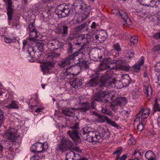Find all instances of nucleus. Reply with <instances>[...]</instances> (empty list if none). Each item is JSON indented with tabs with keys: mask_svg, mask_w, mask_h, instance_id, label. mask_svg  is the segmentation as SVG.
Listing matches in <instances>:
<instances>
[{
	"mask_svg": "<svg viewBox=\"0 0 160 160\" xmlns=\"http://www.w3.org/2000/svg\"><path fill=\"white\" fill-rule=\"evenodd\" d=\"M90 37L89 35L85 34L79 35L75 38L77 42L75 44V47L78 45L79 47H80V48H79V50L78 52L69 56L65 60L62 61L61 65V67H64L68 65L71 66L67 68L65 71H63L61 73L60 78L61 80L65 79L67 78L66 77L69 75L73 74L70 70L71 69L72 70L75 69L77 66H76L74 67L73 63L76 64L79 63L81 61L80 59L84 58L85 52L83 51L84 49L83 47L87 45L90 41Z\"/></svg>",
	"mask_w": 160,
	"mask_h": 160,
	"instance_id": "nucleus-1",
	"label": "nucleus"
},
{
	"mask_svg": "<svg viewBox=\"0 0 160 160\" xmlns=\"http://www.w3.org/2000/svg\"><path fill=\"white\" fill-rule=\"evenodd\" d=\"M98 129V131H95L90 128H84L82 130V137L89 142H101L104 138H108L110 136V132L106 127H99Z\"/></svg>",
	"mask_w": 160,
	"mask_h": 160,
	"instance_id": "nucleus-2",
	"label": "nucleus"
},
{
	"mask_svg": "<svg viewBox=\"0 0 160 160\" xmlns=\"http://www.w3.org/2000/svg\"><path fill=\"white\" fill-rule=\"evenodd\" d=\"M98 68L99 70L101 71L105 70L108 68L128 70L129 69V67L126 65V62L124 61L112 60L110 58H108L103 60L99 66Z\"/></svg>",
	"mask_w": 160,
	"mask_h": 160,
	"instance_id": "nucleus-3",
	"label": "nucleus"
},
{
	"mask_svg": "<svg viewBox=\"0 0 160 160\" xmlns=\"http://www.w3.org/2000/svg\"><path fill=\"white\" fill-rule=\"evenodd\" d=\"M112 73L110 71H107L105 75L97 73L94 75L93 78L88 84L92 87H94L98 84L101 86H105L106 84L109 82Z\"/></svg>",
	"mask_w": 160,
	"mask_h": 160,
	"instance_id": "nucleus-4",
	"label": "nucleus"
},
{
	"mask_svg": "<svg viewBox=\"0 0 160 160\" xmlns=\"http://www.w3.org/2000/svg\"><path fill=\"white\" fill-rule=\"evenodd\" d=\"M107 98L111 100L113 103L111 105V108L114 112L117 111V105H119L121 107L125 105L127 102V99L125 97H116V96L117 93L116 92L114 91H107Z\"/></svg>",
	"mask_w": 160,
	"mask_h": 160,
	"instance_id": "nucleus-5",
	"label": "nucleus"
},
{
	"mask_svg": "<svg viewBox=\"0 0 160 160\" xmlns=\"http://www.w3.org/2000/svg\"><path fill=\"white\" fill-rule=\"evenodd\" d=\"M58 56V54L55 53H51L46 55V61L40 65L41 71L44 74L48 73L49 70H52L54 68L56 58Z\"/></svg>",
	"mask_w": 160,
	"mask_h": 160,
	"instance_id": "nucleus-6",
	"label": "nucleus"
},
{
	"mask_svg": "<svg viewBox=\"0 0 160 160\" xmlns=\"http://www.w3.org/2000/svg\"><path fill=\"white\" fill-rule=\"evenodd\" d=\"M4 1L7 4V14L9 24L10 21L12 20V28L14 29L19 28L20 26L19 23V18L18 17L14 18L12 15L13 8L12 0H4Z\"/></svg>",
	"mask_w": 160,
	"mask_h": 160,
	"instance_id": "nucleus-7",
	"label": "nucleus"
},
{
	"mask_svg": "<svg viewBox=\"0 0 160 160\" xmlns=\"http://www.w3.org/2000/svg\"><path fill=\"white\" fill-rule=\"evenodd\" d=\"M78 5H77L76 4L78 3L76 2L74 3V5L76 8L77 9H79L81 10H83V17L85 18L88 17L90 14L91 11V8L90 7L87 6L86 2L84 0H81L78 2Z\"/></svg>",
	"mask_w": 160,
	"mask_h": 160,
	"instance_id": "nucleus-8",
	"label": "nucleus"
},
{
	"mask_svg": "<svg viewBox=\"0 0 160 160\" xmlns=\"http://www.w3.org/2000/svg\"><path fill=\"white\" fill-rule=\"evenodd\" d=\"M30 33V37L28 40L29 41L34 40L41 41L42 36L39 32H37L35 28L33 23H32L28 26Z\"/></svg>",
	"mask_w": 160,
	"mask_h": 160,
	"instance_id": "nucleus-9",
	"label": "nucleus"
},
{
	"mask_svg": "<svg viewBox=\"0 0 160 160\" xmlns=\"http://www.w3.org/2000/svg\"><path fill=\"white\" fill-rule=\"evenodd\" d=\"M70 10L68 6L65 4L58 6L56 8L55 12L59 18L65 17L68 16Z\"/></svg>",
	"mask_w": 160,
	"mask_h": 160,
	"instance_id": "nucleus-10",
	"label": "nucleus"
},
{
	"mask_svg": "<svg viewBox=\"0 0 160 160\" xmlns=\"http://www.w3.org/2000/svg\"><path fill=\"white\" fill-rule=\"evenodd\" d=\"M17 137L16 130L14 128H9L3 135V138L9 142H15Z\"/></svg>",
	"mask_w": 160,
	"mask_h": 160,
	"instance_id": "nucleus-11",
	"label": "nucleus"
},
{
	"mask_svg": "<svg viewBox=\"0 0 160 160\" xmlns=\"http://www.w3.org/2000/svg\"><path fill=\"white\" fill-rule=\"evenodd\" d=\"M107 92L101 91L99 92L95 93L93 98V100L91 102V106L92 108H94L96 105V101L103 102V100H105V98H107Z\"/></svg>",
	"mask_w": 160,
	"mask_h": 160,
	"instance_id": "nucleus-12",
	"label": "nucleus"
},
{
	"mask_svg": "<svg viewBox=\"0 0 160 160\" xmlns=\"http://www.w3.org/2000/svg\"><path fill=\"white\" fill-rule=\"evenodd\" d=\"M74 100L77 102V104H78L81 106V107L78 109L81 112H85L89 109L90 106L89 103H84L87 101L86 98H84L82 96H81L76 98Z\"/></svg>",
	"mask_w": 160,
	"mask_h": 160,
	"instance_id": "nucleus-13",
	"label": "nucleus"
},
{
	"mask_svg": "<svg viewBox=\"0 0 160 160\" xmlns=\"http://www.w3.org/2000/svg\"><path fill=\"white\" fill-rule=\"evenodd\" d=\"M72 143L69 140L63 139L59 144L57 147V150L62 153L68 150L72 146Z\"/></svg>",
	"mask_w": 160,
	"mask_h": 160,
	"instance_id": "nucleus-14",
	"label": "nucleus"
},
{
	"mask_svg": "<svg viewBox=\"0 0 160 160\" xmlns=\"http://www.w3.org/2000/svg\"><path fill=\"white\" fill-rule=\"evenodd\" d=\"M79 124L78 122L75 123L74 125L71 124L70 128L72 130L68 132V135L73 140L78 137V131L77 128Z\"/></svg>",
	"mask_w": 160,
	"mask_h": 160,
	"instance_id": "nucleus-15",
	"label": "nucleus"
},
{
	"mask_svg": "<svg viewBox=\"0 0 160 160\" xmlns=\"http://www.w3.org/2000/svg\"><path fill=\"white\" fill-rule=\"evenodd\" d=\"M150 112L151 110L148 108H142L137 115L136 120L138 119L139 120L145 121L144 119L148 117Z\"/></svg>",
	"mask_w": 160,
	"mask_h": 160,
	"instance_id": "nucleus-16",
	"label": "nucleus"
},
{
	"mask_svg": "<svg viewBox=\"0 0 160 160\" xmlns=\"http://www.w3.org/2000/svg\"><path fill=\"white\" fill-rule=\"evenodd\" d=\"M82 81L81 78H75L70 82V84L73 88H76L82 84Z\"/></svg>",
	"mask_w": 160,
	"mask_h": 160,
	"instance_id": "nucleus-17",
	"label": "nucleus"
},
{
	"mask_svg": "<svg viewBox=\"0 0 160 160\" xmlns=\"http://www.w3.org/2000/svg\"><path fill=\"white\" fill-rule=\"evenodd\" d=\"M48 47H54L52 48L53 49H56L61 46L62 44L59 42L57 39H53L52 40H49L47 43Z\"/></svg>",
	"mask_w": 160,
	"mask_h": 160,
	"instance_id": "nucleus-18",
	"label": "nucleus"
},
{
	"mask_svg": "<svg viewBox=\"0 0 160 160\" xmlns=\"http://www.w3.org/2000/svg\"><path fill=\"white\" fill-rule=\"evenodd\" d=\"M144 62V59L143 57H141L137 63L133 66V68L135 72H139L141 69V66L142 65Z\"/></svg>",
	"mask_w": 160,
	"mask_h": 160,
	"instance_id": "nucleus-19",
	"label": "nucleus"
},
{
	"mask_svg": "<svg viewBox=\"0 0 160 160\" xmlns=\"http://www.w3.org/2000/svg\"><path fill=\"white\" fill-rule=\"evenodd\" d=\"M28 103V107L29 109L32 110H33V108L37 106H39V105L42 104V103L39 102L38 99L34 98L31 99Z\"/></svg>",
	"mask_w": 160,
	"mask_h": 160,
	"instance_id": "nucleus-20",
	"label": "nucleus"
},
{
	"mask_svg": "<svg viewBox=\"0 0 160 160\" xmlns=\"http://www.w3.org/2000/svg\"><path fill=\"white\" fill-rule=\"evenodd\" d=\"M68 27L65 25H63L61 27H58L56 30V32L61 35L63 36H66L68 35Z\"/></svg>",
	"mask_w": 160,
	"mask_h": 160,
	"instance_id": "nucleus-21",
	"label": "nucleus"
},
{
	"mask_svg": "<svg viewBox=\"0 0 160 160\" xmlns=\"http://www.w3.org/2000/svg\"><path fill=\"white\" fill-rule=\"evenodd\" d=\"M37 152H41L48 148V145L47 142H45L43 143L40 142L36 143Z\"/></svg>",
	"mask_w": 160,
	"mask_h": 160,
	"instance_id": "nucleus-22",
	"label": "nucleus"
},
{
	"mask_svg": "<svg viewBox=\"0 0 160 160\" xmlns=\"http://www.w3.org/2000/svg\"><path fill=\"white\" fill-rule=\"evenodd\" d=\"M119 16L124 20L127 24L129 25L132 24L131 21L128 17L127 14L124 11L122 10H120Z\"/></svg>",
	"mask_w": 160,
	"mask_h": 160,
	"instance_id": "nucleus-23",
	"label": "nucleus"
},
{
	"mask_svg": "<svg viewBox=\"0 0 160 160\" xmlns=\"http://www.w3.org/2000/svg\"><path fill=\"white\" fill-rule=\"evenodd\" d=\"M142 90L139 88L137 87L132 90V94L133 99H136L141 95Z\"/></svg>",
	"mask_w": 160,
	"mask_h": 160,
	"instance_id": "nucleus-24",
	"label": "nucleus"
},
{
	"mask_svg": "<svg viewBox=\"0 0 160 160\" xmlns=\"http://www.w3.org/2000/svg\"><path fill=\"white\" fill-rule=\"evenodd\" d=\"M130 78L129 76L127 74H123L121 77V81L123 83V85L126 87L130 83Z\"/></svg>",
	"mask_w": 160,
	"mask_h": 160,
	"instance_id": "nucleus-25",
	"label": "nucleus"
},
{
	"mask_svg": "<svg viewBox=\"0 0 160 160\" xmlns=\"http://www.w3.org/2000/svg\"><path fill=\"white\" fill-rule=\"evenodd\" d=\"M66 157L68 159H70L76 160L77 157H80V156L78 154L75 153L74 151H71L66 154Z\"/></svg>",
	"mask_w": 160,
	"mask_h": 160,
	"instance_id": "nucleus-26",
	"label": "nucleus"
},
{
	"mask_svg": "<svg viewBox=\"0 0 160 160\" xmlns=\"http://www.w3.org/2000/svg\"><path fill=\"white\" fill-rule=\"evenodd\" d=\"M109 71H111V72H112V73L111 76V78H110V82L109 83L108 82V83H109L110 82H111V83L113 84H114V86L115 87H116L117 88H121L123 87H125L124 86H123V83L122 82L120 81H119V80L116 81L115 80H113L112 81H111V80L112 79V70H110Z\"/></svg>",
	"mask_w": 160,
	"mask_h": 160,
	"instance_id": "nucleus-27",
	"label": "nucleus"
},
{
	"mask_svg": "<svg viewBox=\"0 0 160 160\" xmlns=\"http://www.w3.org/2000/svg\"><path fill=\"white\" fill-rule=\"evenodd\" d=\"M143 90L145 94L148 98V99H150L152 93V89L150 85L148 84L147 86H145Z\"/></svg>",
	"mask_w": 160,
	"mask_h": 160,
	"instance_id": "nucleus-28",
	"label": "nucleus"
},
{
	"mask_svg": "<svg viewBox=\"0 0 160 160\" xmlns=\"http://www.w3.org/2000/svg\"><path fill=\"white\" fill-rule=\"evenodd\" d=\"M44 108V107L42 106V104H40L39 106H37L33 108V110L32 111L34 114H41Z\"/></svg>",
	"mask_w": 160,
	"mask_h": 160,
	"instance_id": "nucleus-29",
	"label": "nucleus"
},
{
	"mask_svg": "<svg viewBox=\"0 0 160 160\" xmlns=\"http://www.w3.org/2000/svg\"><path fill=\"white\" fill-rule=\"evenodd\" d=\"M146 158L149 160H153L155 158V155L151 151H148L145 155Z\"/></svg>",
	"mask_w": 160,
	"mask_h": 160,
	"instance_id": "nucleus-30",
	"label": "nucleus"
},
{
	"mask_svg": "<svg viewBox=\"0 0 160 160\" xmlns=\"http://www.w3.org/2000/svg\"><path fill=\"white\" fill-rule=\"evenodd\" d=\"M18 103L14 100H12L11 103L5 106L8 109H16L18 108Z\"/></svg>",
	"mask_w": 160,
	"mask_h": 160,
	"instance_id": "nucleus-31",
	"label": "nucleus"
},
{
	"mask_svg": "<svg viewBox=\"0 0 160 160\" xmlns=\"http://www.w3.org/2000/svg\"><path fill=\"white\" fill-rule=\"evenodd\" d=\"M28 51L30 56L33 58H37L36 56L37 55V53H38L34 51V49L32 47H28Z\"/></svg>",
	"mask_w": 160,
	"mask_h": 160,
	"instance_id": "nucleus-32",
	"label": "nucleus"
},
{
	"mask_svg": "<svg viewBox=\"0 0 160 160\" xmlns=\"http://www.w3.org/2000/svg\"><path fill=\"white\" fill-rule=\"evenodd\" d=\"M140 123L137 126V129L139 131H141L144 128V125L146 124V121L139 120Z\"/></svg>",
	"mask_w": 160,
	"mask_h": 160,
	"instance_id": "nucleus-33",
	"label": "nucleus"
},
{
	"mask_svg": "<svg viewBox=\"0 0 160 160\" xmlns=\"http://www.w3.org/2000/svg\"><path fill=\"white\" fill-rule=\"evenodd\" d=\"M63 113L65 115L69 117H73L74 115V114L73 111L72 110L67 109L64 110L62 111Z\"/></svg>",
	"mask_w": 160,
	"mask_h": 160,
	"instance_id": "nucleus-34",
	"label": "nucleus"
},
{
	"mask_svg": "<svg viewBox=\"0 0 160 160\" xmlns=\"http://www.w3.org/2000/svg\"><path fill=\"white\" fill-rule=\"evenodd\" d=\"M143 154L142 150L140 149L139 150H136L135 151L134 155L135 156V158L137 159L140 157Z\"/></svg>",
	"mask_w": 160,
	"mask_h": 160,
	"instance_id": "nucleus-35",
	"label": "nucleus"
},
{
	"mask_svg": "<svg viewBox=\"0 0 160 160\" xmlns=\"http://www.w3.org/2000/svg\"><path fill=\"white\" fill-rule=\"evenodd\" d=\"M102 112L106 114H107L110 117H112L113 114L112 112L109 110H108L106 108H103L102 109Z\"/></svg>",
	"mask_w": 160,
	"mask_h": 160,
	"instance_id": "nucleus-36",
	"label": "nucleus"
},
{
	"mask_svg": "<svg viewBox=\"0 0 160 160\" xmlns=\"http://www.w3.org/2000/svg\"><path fill=\"white\" fill-rule=\"evenodd\" d=\"M98 121L99 122H104L105 121H107V118H108V117L104 116V115H101L100 114H98Z\"/></svg>",
	"mask_w": 160,
	"mask_h": 160,
	"instance_id": "nucleus-37",
	"label": "nucleus"
},
{
	"mask_svg": "<svg viewBox=\"0 0 160 160\" xmlns=\"http://www.w3.org/2000/svg\"><path fill=\"white\" fill-rule=\"evenodd\" d=\"M138 41V38L135 36H134L131 38L129 44L131 46H132L137 43Z\"/></svg>",
	"mask_w": 160,
	"mask_h": 160,
	"instance_id": "nucleus-38",
	"label": "nucleus"
},
{
	"mask_svg": "<svg viewBox=\"0 0 160 160\" xmlns=\"http://www.w3.org/2000/svg\"><path fill=\"white\" fill-rule=\"evenodd\" d=\"M38 49L40 51L43 52L44 50V44L42 42H38L37 43Z\"/></svg>",
	"mask_w": 160,
	"mask_h": 160,
	"instance_id": "nucleus-39",
	"label": "nucleus"
},
{
	"mask_svg": "<svg viewBox=\"0 0 160 160\" xmlns=\"http://www.w3.org/2000/svg\"><path fill=\"white\" fill-rule=\"evenodd\" d=\"M14 95H15L14 92L8 91V93L6 95V97L8 99H12L14 98Z\"/></svg>",
	"mask_w": 160,
	"mask_h": 160,
	"instance_id": "nucleus-40",
	"label": "nucleus"
},
{
	"mask_svg": "<svg viewBox=\"0 0 160 160\" xmlns=\"http://www.w3.org/2000/svg\"><path fill=\"white\" fill-rule=\"evenodd\" d=\"M154 112L158 111L160 112V106L157 102V99H156L153 106Z\"/></svg>",
	"mask_w": 160,
	"mask_h": 160,
	"instance_id": "nucleus-41",
	"label": "nucleus"
},
{
	"mask_svg": "<svg viewBox=\"0 0 160 160\" xmlns=\"http://www.w3.org/2000/svg\"><path fill=\"white\" fill-rule=\"evenodd\" d=\"M134 53L132 51H129L127 52L126 55L127 60H129L130 59H133L134 57Z\"/></svg>",
	"mask_w": 160,
	"mask_h": 160,
	"instance_id": "nucleus-42",
	"label": "nucleus"
},
{
	"mask_svg": "<svg viewBox=\"0 0 160 160\" xmlns=\"http://www.w3.org/2000/svg\"><path fill=\"white\" fill-rule=\"evenodd\" d=\"M127 158V155L126 154L123 155L120 157V154H117L115 160H126Z\"/></svg>",
	"mask_w": 160,
	"mask_h": 160,
	"instance_id": "nucleus-43",
	"label": "nucleus"
},
{
	"mask_svg": "<svg viewBox=\"0 0 160 160\" xmlns=\"http://www.w3.org/2000/svg\"><path fill=\"white\" fill-rule=\"evenodd\" d=\"M107 122L111 125V126L114 127H117L118 126V125H117L116 123L113 121L111 120L108 117L107 118Z\"/></svg>",
	"mask_w": 160,
	"mask_h": 160,
	"instance_id": "nucleus-44",
	"label": "nucleus"
},
{
	"mask_svg": "<svg viewBox=\"0 0 160 160\" xmlns=\"http://www.w3.org/2000/svg\"><path fill=\"white\" fill-rule=\"evenodd\" d=\"M154 69L156 72H160V62H158L154 65Z\"/></svg>",
	"mask_w": 160,
	"mask_h": 160,
	"instance_id": "nucleus-45",
	"label": "nucleus"
},
{
	"mask_svg": "<svg viewBox=\"0 0 160 160\" xmlns=\"http://www.w3.org/2000/svg\"><path fill=\"white\" fill-rule=\"evenodd\" d=\"M135 139L133 138H131L128 141V143L129 145H134L135 144Z\"/></svg>",
	"mask_w": 160,
	"mask_h": 160,
	"instance_id": "nucleus-46",
	"label": "nucleus"
},
{
	"mask_svg": "<svg viewBox=\"0 0 160 160\" xmlns=\"http://www.w3.org/2000/svg\"><path fill=\"white\" fill-rule=\"evenodd\" d=\"M113 48L115 50L118 51H121L120 46L118 43H116L113 45Z\"/></svg>",
	"mask_w": 160,
	"mask_h": 160,
	"instance_id": "nucleus-47",
	"label": "nucleus"
},
{
	"mask_svg": "<svg viewBox=\"0 0 160 160\" xmlns=\"http://www.w3.org/2000/svg\"><path fill=\"white\" fill-rule=\"evenodd\" d=\"M159 1V0H152L150 1V5L152 7H153L157 5V4H158Z\"/></svg>",
	"mask_w": 160,
	"mask_h": 160,
	"instance_id": "nucleus-48",
	"label": "nucleus"
},
{
	"mask_svg": "<svg viewBox=\"0 0 160 160\" xmlns=\"http://www.w3.org/2000/svg\"><path fill=\"white\" fill-rule=\"evenodd\" d=\"M36 143L33 144L30 148L31 151L32 152H36Z\"/></svg>",
	"mask_w": 160,
	"mask_h": 160,
	"instance_id": "nucleus-49",
	"label": "nucleus"
},
{
	"mask_svg": "<svg viewBox=\"0 0 160 160\" xmlns=\"http://www.w3.org/2000/svg\"><path fill=\"white\" fill-rule=\"evenodd\" d=\"M4 120V113L1 109H0V122H2Z\"/></svg>",
	"mask_w": 160,
	"mask_h": 160,
	"instance_id": "nucleus-50",
	"label": "nucleus"
},
{
	"mask_svg": "<svg viewBox=\"0 0 160 160\" xmlns=\"http://www.w3.org/2000/svg\"><path fill=\"white\" fill-rule=\"evenodd\" d=\"M120 10L118 9H113L112 10V12L114 15H118L119 14H120Z\"/></svg>",
	"mask_w": 160,
	"mask_h": 160,
	"instance_id": "nucleus-51",
	"label": "nucleus"
},
{
	"mask_svg": "<svg viewBox=\"0 0 160 160\" xmlns=\"http://www.w3.org/2000/svg\"><path fill=\"white\" fill-rule=\"evenodd\" d=\"M69 47L67 53H72V51L73 50V49L72 47V46L71 43H69Z\"/></svg>",
	"mask_w": 160,
	"mask_h": 160,
	"instance_id": "nucleus-52",
	"label": "nucleus"
},
{
	"mask_svg": "<svg viewBox=\"0 0 160 160\" xmlns=\"http://www.w3.org/2000/svg\"><path fill=\"white\" fill-rule=\"evenodd\" d=\"M122 152V149L121 148H118L115 152L113 153V154H120Z\"/></svg>",
	"mask_w": 160,
	"mask_h": 160,
	"instance_id": "nucleus-53",
	"label": "nucleus"
},
{
	"mask_svg": "<svg viewBox=\"0 0 160 160\" xmlns=\"http://www.w3.org/2000/svg\"><path fill=\"white\" fill-rule=\"evenodd\" d=\"M4 40L5 42L7 43H10L12 42L11 39L9 38L5 37L4 38Z\"/></svg>",
	"mask_w": 160,
	"mask_h": 160,
	"instance_id": "nucleus-54",
	"label": "nucleus"
},
{
	"mask_svg": "<svg viewBox=\"0 0 160 160\" xmlns=\"http://www.w3.org/2000/svg\"><path fill=\"white\" fill-rule=\"evenodd\" d=\"M39 158V157L36 155L31 158L30 160H40Z\"/></svg>",
	"mask_w": 160,
	"mask_h": 160,
	"instance_id": "nucleus-55",
	"label": "nucleus"
},
{
	"mask_svg": "<svg viewBox=\"0 0 160 160\" xmlns=\"http://www.w3.org/2000/svg\"><path fill=\"white\" fill-rule=\"evenodd\" d=\"M23 49H25L26 47L27 46V41L26 40H24L23 41Z\"/></svg>",
	"mask_w": 160,
	"mask_h": 160,
	"instance_id": "nucleus-56",
	"label": "nucleus"
},
{
	"mask_svg": "<svg viewBox=\"0 0 160 160\" xmlns=\"http://www.w3.org/2000/svg\"><path fill=\"white\" fill-rule=\"evenodd\" d=\"M154 51L160 50V45L158 44L154 46Z\"/></svg>",
	"mask_w": 160,
	"mask_h": 160,
	"instance_id": "nucleus-57",
	"label": "nucleus"
},
{
	"mask_svg": "<svg viewBox=\"0 0 160 160\" xmlns=\"http://www.w3.org/2000/svg\"><path fill=\"white\" fill-rule=\"evenodd\" d=\"M153 36L156 39L160 38V32L154 34Z\"/></svg>",
	"mask_w": 160,
	"mask_h": 160,
	"instance_id": "nucleus-58",
	"label": "nucleus"
},
{
	"mask_svg": "<svg viewBox=\"0 0 160 160\" xmlns=\"http://www.w3.org/2000/svg\"><path fill=\"white\" fill-rule=\"evenodd\" d=\"M73 151L74 152L76 151L78 152H81L82 151L81 149H79L78 147H76L75 148Z\"/></svg>",
	"mask_w": 160,
	"mask_h": 160,
	"instance_id": "nucleus-59",
	"label": "nucleus"
},
{
	"mask_svg": "<svg viewBox=\"0 0 160 160\" xmlns=\"http://www.w3.org/2000/svg\"><path fill=\"white\" fill-rule=\"evenodd\" d=\"M76 160H88L86 158H82L80 156V157H78Z\"/></svg>",
	"mask_w": 160,
	"mask_h": 160,
	"instance_id": "nucleus-60",
	"label": "nucleus"
},
{
	"mask_svg": "<svg viewBox=\"0 0 160 160\" xmlns=\"http://www.w3.org/2000/svg\"><path fill=\"white\" fill-rule=\"evenodd\" d=\"M96 24L94 22H93L91 24V27L92 28H95L96 27Z\"/></svg>",
	"mask_w": 160,
	"mask_h": 160,
	"instance_id": "nucleus-61",
	"label": "nucleus"
},
{
	"mask_svg": "<svg viewBox=\"0 0 160 160\" xmlns=\"http://www.w3.org/2000/svg\"><path fill=\"white\" fill-rule=\"evenodd\" d=\"M158 124L160 128V116H159L157 118Z\"/></svg>",
	"mask_w": 160,
	"mask_h": 160,
	"instance_id": "nucleus-62",
	"label": "nucleus"
},
{
	"mask_svg": "<svg viewBox=\"0 0 160 160\" xmlns=\"http://www.w3.org/2000/svg\"><path fill=\"white\" fill-rule=\"evenodd\" d=\"M3 146L0 144V153H1L3 151Z\"/></svg>",
	"mask_w": 160,
	"mask_h": 160,
	"instance_id": "nucleus-63",
	"label": "nucleus"
},
{
	"mask_svg": "<svg viewBox=\"0 0 160 160\" xmlns=\"http://www.w3.org/2000/svg\"><path fill=\"white\" fill-rule=\"evenodd\" d=\"M100 36L101 37V36L100 35H96L95 36V38H96V39L98 40L99 41H100L101 40L99 39Z\"/></svg>",
	"mask_w": 160,
	"mask_h": 160,
	"instance_id": "nucleus-64",
	"label": "nucleus"
}]
</instances>
